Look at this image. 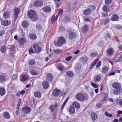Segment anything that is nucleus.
I'll list each match as a JSON object with an SVG mask.
<instances>
[{
	"instance_id": "obj_1",
	"label": "nucleus",
	"mask_w": 122,
	"mask_h": 122,
	"mask_svg": "<svg viewBox=\"0 0 122 122\" xmlns=\"http://www.w3.org/2000/svg\"><path fill=\"white\" fill-rule=\"evenodd\" d=\"M112 86L114 88L113 91V92L114 94L117 95L119 94L122 92L121 85L120 83L118 82L114 83H113Z\"/></svg>"
},
{
	"instance_id": "obj_2",
	"label": "nucleus",
	"mask_w": 122,
	"mask_h": 122,
	"mask_svg": "<svg viewBox=\"0 0 122 122\" xmlns=\"http://www.w3.org/2000/svg\"><path fill=\"white\" fill-rule=\"evenodd\" d=\"M28 17L33 20L35 21L37 20L38 16L37 14L35 11L33 10H30L28 11L27 13Z\"/></svg>"
},
{
	"instance_id": "obj_3",
	"label": "nucleus",
	"mask_w": 122,
	"mask_h": 122,
	"mask_svg": "<svg viewBox=\"0 0 122 122\" xmlns=\"http://www.w3.org/2000/svg\"><path fill=\"white\" fill-rule=\"evenodd\" d=\"M76 98L78 101L83 102L86 98V95L83 93H78L75 96Z\"/></svg>"
},
{
	"instance_id": "obj_4",
	"label": "nucleus",
	"mask_w": 122,
	"mask_h": 122,
	"mask_svg": "<svg viewBox=\"0 0 122 122\" xmlns=\"http://www.w3.org/2000/svg\"><path fill=\"white\" fill-rule=\"evenodd\" d=\"M66 42L65 39L63 36L60 37L57 42H55V45L56 46H62Z\"/></svg>"
},
{
	"instance_id": "obj_5",
	"label": "nucleus",
	"mask_w": 122,
	"mask_h": 122,
	"mask_svg": "<svg viewBox=\"0 0 122 122\" xmlns=\"http://www.w3.org/2000/svg\"><path fill=\"white\" fill-rule=\"evenodd\" d=\"M77 34L75 32L70 31L69 33V38L70 40H72L76 37Z\"/></svg>"
},
{
	"instance_id": "obj_6",
	"label": "nucleus",
	"mask_w": 122,
	"mask_h": 122,
	"mask_svg": "<svg viewBox=\"0 0 122 122\" xmlns=\"http://www.w3.org/2000/svg\"><path fill=\"white\" fill-rule=\"evenodd\" d=\"M43 4L42 1L38 0L35 1L33 3L34 6L36 7H41L43 5Z\"/></svg>"
},
{
	"instance_id": "obj_7",
	"label": "nucleus",
	"mask_w": 122,
	"mask_h": 122,
	"mask_svg": "<svg viewBox=\"0 0 122 122\" xmlns=\"http://www.w3.org/2000/svg\"><path fill=\"white\" fill-rule=\"evenodd\" d=\"M61 93V91L57 89H54L52 92V94L53 95L56 97L58 96Z\"/></svg>"
},
{
	"instance_id": "obj_8",
	"label": "nucleus",
	"mask_w": 122,
	"mask_h": 122,
	"mask_svg": "<svg viewBox=\"0 0 122 122\" xmlns=\"http://www.w3.org/2000/svg\"><path fill=\"white\" fill-rule=\"evenodd\" d=\"M33 47L34 49V50L36 53H39L41 50V48L38 45L36 44L34 45L33 46Z\"/></svg>"
},
{
	"instance_id": "obj_9",
	"label": "nucleus",
	"mask_w": 122,
	"mask_h": 122,
	"mask_svg": "<svg viewBox=\"0 0 122 122\" xmlns=\"http://www.w3.org/2000/svg\"><path fill=\"white\" fill-rule=\"evenodd\" d=\"M68 110L70 113L71 114H74L75 111V109L74 106H71L68 108Z\"/></svg>"
},
{
	"instance_id": "obj_10",
	"label": "nucleus",
	"mask_w": 122,
	"mask_h": 122,
	"mask_svg": "<svg viewBox=\"0 0 122 122\" xmlns=\"http://www.w3.org/2000/svg\"><path fill=\"white\" fill-rule=\"evenodd\" d=\"M80 61L82 62L85 63L88 60V58L87 56H83L80 58Z\"/></svg>"
},
{
	"instance_id": "obj_11",
	"label": "nucleus",
	"mask_w": 122,
	"mask_h": 122,
	"mask_svg": "<svg viewBox=\"0 0 122 122\" xmlns=\"http://www.w3.org/2000/svg\"><path fill=\"white\" fill-rule=\"evenodd\" d=\"M46 80L49 81H51L53 80V76L50 73H48L47 75Z\"/></svg>"
},
{
	"instance_id": "obj_12",
	"label": "nucleus",
	"mask_w": 122,
	"mask_h": 122,
	"mask_svg": "<svg viewBox=\"0 0 122 122\" xmlns=\"http://www.w3.org/2000/svg\"><path fill=\"white\" fill-rule=\"evenodd\" d=\"M113 52V51L111 48H110L107 50L106 53L108 56H110L112 55Z\"/></svg>"
},
{
	"instance_id": "obj_13",
	"label": "nucleus",
	"mask_w": 122,
	"mask_h": 122,
	"mask_svg": "<svg viewBox=\"0 0 122 122\" xmlns=\"http://www.w3.org/2000/svg\"><path fill=\"white\" fill-rule=\"evenodd\" d=\"M22 111L25 113H28L31 111V109L28 107H25L22 108Z\"/></svg>"
},
{
	"instance_id": "obj_14",
	"label": "nucleus",
	"mask_w": 122,
	"mask_h": 122,
	"mask_svg": "<svg viewBox=\"0 0 122 122\" xmlns=\"http://www.w3.org/2000/svg\"><path fill=\"white\" fill-rule=\"evenodd\" d=\"M20 9L18 8H15L14 9V17L15 20L17 19L18 14L19 13Z\"/></svg>"
},
{
	"instance_id": "obj_15",
	"label": "nucleus",
	"mask_w": 122,
	"mask_h": 122,
	"mask_svg": "<svg viewBox=\"0 0 122 122\" xmlns=\"http://www.w3.org/2000/svg\"><path fill=\"white\" fill-rule=\"evenodd\" d=\"M42 85L43 88L45 89L48 88L49 86V83L47 81H45L42 83Z\"/></svg>"
},
{
	"instance_id": "obj_16",
	"label": "nucleus",
	"mask_w": 122,
	"mask_h": 122,
	"mask_svg": "<svg viewBox=\"0 0 122 122\" xmlns=\"http://www.w3.org/2000/svg\"><path fill=\"white\" fill-rule=\"evenodd\" d=\"M42 10L45 12H49L51 11V8L50 7L45 6L42 8Z\"/></svg>"
},
{
	"instance_id": "obj_17",
	"label": "nucleus",
	"mask_w": 122,
	"mask_h": 122,
	"mask_svg": "<svg viewBox=\"0 0 122 122\" xmlns=\"http://www.w3.org/2000/svg\"><path fill=\"white\" fill-rule=\"evenodd\" d=\"M11 23V22L9 20H3L2 22V24L5 26L8 25L10 24Z\"/></svg>"
},
{
	"instance_id": "obj_18",
	"label": "nucleus",
	"mask_w": 122,
	"mask_h": 122,
	"mask_svg": "<svg viewBox=\"0 0 122 122\" xmlns=\"http://www.w3.org/2000/svg\"><path fill=\"white\" fill-rule=\"evenodd\" d=\"M7 48L9 50V51L11 52H14L15 47L14 46L9 45L8 46Z\"/></svg>"
},
{
	"instance_id": "obj_19",
	"label": "nucleus",
	"mask_w": 122,
	"mask_h": 122,
	"mask_svg": "<svg viewBox=\"0 0 122 122\" xmlns=\"http://www.w3.org/2000/svg\"><path fill=\"white\" fill-rule=\"evenodd\" d=\"M57 104L56 102L55 105H51L50 106V109L52 112H53L55 110L57 107Z\"/></svg>"
},
{
	"instance_id": "obj_20",
	"label": "nucleus",
	"mask_w": 122,
	"mask_h": 122,
	"mask_svg": "<svg viewBox=\"0 0 122 122\" xmlns=\"http://www.w3.org/2000/svg\"><path fill=\"white\" fill-rule=\"evenodd\" d=\"M73 106H74L76 108H80V106L79 103L78 102L76 101H75L72 104Z\"/></svg>"
},
{
	"instance_id": "obj_21",
	"label": "nucleus",
	"mask_w": 122,
	"mask_h": 122,
	"mask_svg": "<svg viewBox=\"0 0 122 122\" xmlns=\"http://www.w3.org/2000/svg\"><path fill=\"white\" fill-rule=\"evenodd\" d=\"M88 26L86 25H85L83 27L81 28V30L83 33L86 32L88 30Z\"/></svg>"
},
{
	"instance_id": "obj_22",
	"label": "nucleus",
	"mask_w": 122,
	"mask_h": 122,
	"mask_svg": "<svg viewBox=\"0 0 122 122\" xmlns=\"http://www.w3.org/2000/svg\"><path fill=\"white\" fill-rule=\"evenodd\" d=\"M91 12V10L89 9H87L84 10L83 11V14L85 15H89Z\"/></svg>"
},
{
	"instance_id": "obj_23",
	"label": "nucleus",
	"mask_w": 122,
	"mask_h": 122,
	"mask_svg": "<svg viewBox=\"0 0 122 122\" xmlns=\"http://www.w3.org/2000/svg\"><path fill=\"white\" fill-rule=\"evenodd\" d=\"M92 118L93 121H95L98 117V116L97 114L95 113H92L91 114Z\"/></svg>"
},
{
	"instance_id": "obj_24",
	"label": "nucleus",
	"mask_w": 122,
	"mask_h": 122,
	"mask_svg": "<svg viewBox=\"0 0 122 122\" xmlns=\"http://www.w3.org/2000/svg\"><path fill=\"white\" fill-rule=\"evenodd\" d=\"M22 25L24 28H26L28 26V23L27 21L25 20L22 22Z\"/></svg>"
},
{
	"instance_id": "obj_25",
	"label": "nucleus",
	"mask_w": 122,
	"mask_h": 122,
	"mask_svg": "<svg viewBox=\"0 0 122 122\" xmlns=\"http://www.w3.org/2000/svg\"><path fill=\"white\" fill-rule=\"evenodd\" d=\"M3 116L6 119H9L10 118V115L8 112H5L4 113Z\"/></svg>"
},
{
	"instance_id": "obj_26",
	"label": "nucleus",
	"mask_w": 122,
	"mask_h": 122,
	"mask_svg": "<svg viewBox=\"0 0 122 122\" xmlns=\"http://www.w3.org/2000/svg\"><path fill=\"white\" fill-rule=\"evenodd\" d=\"M3 15L5 19H7L10 17V14L8 12L6 11L3 13Z\"/></svg>"
},
{
	"instance_id": "obj_27",
	"label": "nucleus",
	"mask_w": 122,
	"mask_h": 122,
	"mask_svg": "<svg viewBox=\"0 0 122 122\" xmlns=\"http://www.w3.org/2000/svg\"><path fill=\"white\" fill-rule=\"evenodd\" d=\"M103 103V101H101L99 103H97L96 105V106L97 108H100L102 105Z\"/></svg>"
},
{
	"instance_id": "obj_28",
	"label": "nucleus",
	"mask_w": 122,
	"mask_h": 122,
	"mask_svg": "<svg viewBox=\"0 0 122 122\" xmlns=\"http://www.w3.org/2000/svg\"><path fill=\"white\" fill-rule=\"evenodd\" d=\"M118 17L117 15L115 14L113 15L112 16L111 20L112 21H115L118 19Z\"/></svg>"
},
{
	"instance_id": "obj_29",
	"label": "nucleus",
	"mask_w": 122,
	"mask_h": 122,
	"mask_svg": "<svg viewBox=\"0 0 122 122\" xmlns=\"http://www.w3.org/2000/svg\"><path fill=\"white\" fill-rule=\"evenodd\" d=\"M5 89L3 88H0V94L1 96H3L5 95Z\"/></svg>"
},
{
	"instance_id": "obj_30",
	"label": "nucleus",
	"mask_w": 122,
	"mask_h": 122,
	"mask_svg": "<svg viewBox=\"0 0 122 122\" xmlns=\"http://www.w3.org/2000/svg\"><path fill=\"white\" fill-rule=\"evenodd\" d=\"M34 96L36 97L40 98L41 97V92H36L34 93Z\"/></svg>"
},
{
	"instance_id": "obj_31",
	"label": "nucleus",
	"mask_w": 122,
	"mask_h": 122,
	"mask_svg": "<svg viewBox=\"0 0 122 122\" xmlns=\"http://www.w3.org/2000/svg\"><path fill=\"white\" fill-rule=\"evenodd\" d=\"M94 79L95 82H97L100 81L101 79V77L99 75L95 76L94 77Z\"/></svg>"
},
{
	"instance_id": "obj_32",
	"label": "nucleus",
	"mask_w": 122,
	"mask_h": 122,
	"mask_svg": "<svg viewBox=\"0 0 122 122\" xmlns=\"http://www.w3.org/2000/svg\"><path fill=\"white\" fill-rule=\"evenodd\" d=\"M28 79V77L25 75H22L21 79H20L21 81H24Z\"/></svg>"
},
{
	"instance_id": "obj_33",
	"label": "nucleus",
	"mask_w": 122,
	"mask_h": 122,
	"mask_svg": "<svg viewBox=\"0 0 122 122\" xmlns=\"http://www.w3.org/2000/svg\"><path fill=\"white\" fill-rule=\"evenodd\" d=\"M6 50V46L4 45H3L2 46L0 49V51L2 53H5Z\"/></svg>"
},
{
	"instance_id": "obj_34",
	"label": "nucleus",
	"mask_w": 122,
	"mask_h": 122,
	"mask_svg": "<svg viewBox=\"0 0 122 122\" xmlns=\"http://www.w3.org/2000/svg\"><path fill=\"white\" fill-rule=\"evenodd\" d=\"M108 71V68L107 66L103 67L102 69V72L103 73H105Z\"/></svg>"
},
{
	"instance_id": "obj_35",
	"label": "nucleus",
	"mask_w": 122,
	"mask_h": 122,
	"mask_svg": "<svg viewBox=\"0 0 122 122\" xmlns=\"http://www.w3.org/2000/svg\"><path fill=\"white\" fill-rule=\"evenodd\" d=\"M19 41L20 44L23 45L26 42V40L24 38H22L19 40Z\"/></svg>"
},
{
	"instance_id": "obj_36",
	"label": "nucleus",
	"mask_w": 122,
	"mask_h": 122,
	"mask_svg": "<svg viewBox=\"0 0 122 122\" xmlns=\"http://www.w3.org/2000/svg\"><path fill=\"white\" fill-rule=\"evenodd\" d=\"M29 63L30 65L33 66L35 64V60L33 59H31L29 61Z\"/></svg>"
},
{
	"instance_id": "obj_37",
	"label": "nucleus",
	"mask_w": 122,
	"mask_h": 122,
	"mask_svg": "<svg viewBox=\"0 0 122 122\" xmlns=\"http://www.w3.org/2000/svg\"><path fill=\"white\" fill-rule=\"evenodd\" d=\"M102 10L104 11L105 12H107L110 11V10L107 6L106 5L103 6Z\"/></svg>"
},
{
	"instance_id": "obj_38",
	"label": "nucleus",
	"mask_w": 122,
	"mask_h": 122,
	"mask_svg": "<svg viewBox=\"0 0 122 122\" xmlns=\"http://www.w3.org/2000/svg\"><path fill=\"white\" fill-rule=\"evenodd\" d=\"M73 72L71 71H69L66 72L67 75L69 77H72L73 76Z\"/></svg>"
},
{
	"instance_id": "obj_39",
	"label": "nucleus",
	"mask_w": 122,
	"mask_h": 122,
	"mask_svg": "<svg viewBox=\"0 0 122 122\" xmlns=\"http://www.w3.org/2000/svg\"><path fill=\"white\" fill-rule=\"evenodd\" d=\"M30 37L31 39H36V35L33 34H31L30 35Z\"/></svg>"
},
{
	"instance_id": "obj_40",
	"label": "nucleus",
	"mask_w": 122,
	"mask_h": 122,
	"mask_svg": "<svg viewBox=\"0 0 122 122\" xmlns=\"http://www.w3.org/2000/svg\"><path fill=\"white\" fill-rule=\"evenodd\" d=\"M29 53L30 55H32L35 53V50H34L32 48H30L29 50Z\"/></svg>"
},
{
	"instance_id": "obj_41",
	"label": "nucleus",
	"mask_w": 122,
	"mask_h": 122,
	"mask_svg": "<svg viewBox=\"0 0 122 122\" xmlns=\"http://www.w3.org/2000/svg\"><path fill=\"white\" fill-rule=\"evenodd\" d=\"M105 115L107 116L110 117H112V114H110L107 111L105 112Z\"/></svg>"
},
{
	"instance_id": "obj_42",
	"label": "nucleus",
	"mask_w": 122,
	"mask_h": 122,
	"mask_svg": "<svg viewBox=\"0 0 122 122\" xmlns=\"http://www.w3.org/2000/svg\"><path fill=\"white\" fill-rule=\"evenodd\" d=\"M97 62V61H94L92 62L90 67V68L91 67L92 68L94 66H95Z\"/></svg>"
},
{
	"instance_id": "obj_43",
	"label": "nucleus",
	"mask_w": 122,
	"mask_h": 122,
	"mask_svg": "<svg viewBox=\"0 0 122 122\" xmlns=\"http://www.w3.org/2000/svg\"><path fill=\"white\" fill-rule=\"evenodd\" d=\"M36 28L38 30H41L42 28V26L40 24H38L36 25Z\"/></svg>"
},
{
	"instance_id": "obj_44",
	"label": "nucleus",
	"mask_w": 122,
	"mask_h": 122,
	"mask_svg": "<svg viewBox=\"0 0 122 122\" xmlns=\"http://www.w3.org/2000/svg\"><path fill=\"white\" fill-rule=\"evenodd\" d=\"M56 20L55 18V16L54 15H53L51 20V21L52 23H54Z\"/></svg>"
},
{
	"instance_id": "obj_45",
	"label": "nucleus",
	"mask_w": 122,
	"mask_h": 122,
	"mask_svg": "<svg viewBox=\"0 0 122 122\" xmlns=\"http://www.w3.org/2000/svg\"><path fill=\"white\" fill-rule=\"evenodd\" d=\"M0 79L2 81H4L5 79V76L3 75H0Z\"/></svg>"
},
{
	"instance_id": "obj_46",
	"label": "nucleus",
	"mask_w": 122,
	"mask_h": 122,
	"mask_svg": "<svg viewBox=\"0 0 122 122\" xmlns=\"http://www.w3.org/2000/svg\"><path fill=\"white\" fill-rule=\"evenodd\" d=\"M112 0H105V3L107 5H109L111 2Z\"/></svg>"
},
{
	"instance_id": "obj_47",
	"label": "nucleus",
	"mask_w": 122,
	"mask_h": 122,
	"mask_svg": "<svg viewBox=\"0 0 122 122\" xmlns=\"http://www.w3.org/2000/svg\"><path fill=\"white\" fill-rule=\"evenodd\" d=\"M109 21V19L107 18L102 23L104 25H105L107 24Z\"/></svg>"
},
{
	"instance_id": "obj_48",
	"label": "nucleus",
	"mask_w": 122,
	"mask_h": 122,
	"mask_svg": "<svg viewBox=\"0 0 122 122\" xmlns=\"http://www.w3.org/2000/svg\"><path fill=\"white\" fill-rule=\"evenodd\" d=\"M91 84L93 87L95 88H97L98 87V86L97 85L92 83V82H91Z\"/></svg>"
},
{
	"instance_id": "obj_49",
	"label": "nucleus",
	"mask_w": 122,
	"mask_h": 122,
	"mask_svg": "<svg viewBox=\"0 0 122 122\" xmlns=\"http://www.w3.org/2000/svg\"><path fill=\"white\" fill-rule=\"evenodd\" d=\"M111 35L109 34H107L105 36V38L107 39H110L111 38Z\"/></svg>"
},
{
	"instance_id": "obj_50",
	"label": "nucleus",
	"mask_w": 122,
	"mask_h": 122,
	"mask_svg": "<svg viewBox=\"0 0 122 122\" xmlns=\"http://www.w3.org/2000/svg\"><path fill=\"white\" fill-rule=\"evenodd\" d=\"M88 7L90 9L93 10H95L96 9L95 6L93 5H90Z\"/></svg>"
},
{
	"instance_id": "obj_51",
	"label": "nucleus",
	"mask_w": 122,
	"mask_h": 122,
	"mask_svg": "<svg viewBox=\"0 0 122 122\" xmlns=\"http://www.w3.org/2000/svg\"><path fill=\"white\" fill-rule=\"evenodd\" d=\"M5 33V31L4 30L0 31V36H3Z\"/></svg>"
},
{
	"instance_id": "obj_52",
	"label": "nucleus",
	"mask_w": 122,
	"mask_h": 122,
	"mask_svg": "<svg viewBox=\"0 0 122 122\" xmlns=\"http://www.w3.org/2000/svg\"><path fill=\"white\" fill-rule=\"evenodd\" d=\"M33 75H36L37 74V72L34 71H32L30 72Z\"/></svg>"
},
{
	"instance_id": "obj_53",
	"label": "nucleus",
	"mask_w": 122,
	"mask_h": 122,
	"mask_svg": "<svg viewBox=\"0 0 122 122\" xmlns=\"http://www.w3.org/2000/svg\"><path fill=\"white\" fill-rule=\"evenodd\" d=\"M17 74H14L13 75L12 77V78L13 80L16 79L17 78Z\"/></svg>"
},
{
	"instance_id": "obj_54",
	"label": "nucleus",
	"mask_w": 122,
	"mask_h": 122,
	"mask_svg": "<svg viewBox=\"0 0 122 122\" xmlns=\"http://www.w3.org/2000/svg\"><path fill=\"white\" fill-rule=\"evenodd\" d=\"M57 69L61 71H62L64 69L63 67L62 66H59L57 67Z\"/></svg>"
},
{
	"instance_id": "obj_55",
	"label": "nucleus",
	"mask_w": 122,
	"mask_h": 122,
	"mask_svg": "<svg viewBox=\"0 0 122 122\" xmlns=\"http://www.w3.org/2000/svg\"><path fill=\"white\" fill-rule=\"evenodd\" d=\"M71 56H68L66 58L65 60L67 61H69L71 59Z\"/></svg>"
},
{
	"instance_id": "obj_56",
	"label": "nucleus",
	"mask_w": 122,
	"mask_h": 122,
	"mask_svg": "<svg viewBox=\"0 0 122 122\" xmlns=\"http://www.w3.org/2000/svg\"><path fill=\"white\" fill-rule=\"evenodd\" d=\"M63 12V10L62 9H60L58 13V15H61Z\"/></svg>"
},
{
	"instance_id": "obj_57",
	"label": "nucleus",
	"mask_w": 122,
	"mask_h": 122,
	"mask_svg": "<svg viewBox=\"0 0 122 122\" xmlns=\"http://www.w3.org/2000/svg\"><path fill=\"white\" fill-rule=\"evenodd\" d=\"M53 51L55 53H59L61 52V50H53Z\"/></svg>"
},
{
	"instance_id": "obj_58",
	"label": "nucleus",
	"mask_w": 122,
	"mask_h": 122,
	"mask_svg": "<svg viewBox=\"0 0 122 122\" xmlns=\"http://www.w3.org/2000/svg\"><path fill=\"white\" fill-rule=\"evenodd\" d=\"M97 54V53H96L95 52H92V53H91V57H94L96 56Z\"/></svg>"
},
{
	"instance_id": "obj_59",
	"label": "nucleus",
	"mask_w": 122,
	"mask_h": 122,
	"mask_svg": "<svg viewBox=\"0 0 122 122\" xmlns=\"http://www.w3.org/2000/svg\"><path fill=\"white\" fill-rule=\"evenodd\" d=\"M116 28L117 30H120L121 29L122 27L121 25H119L116 26Z\"/></svg>"
},
{
	"instance_id": "obj_60",
	"label": "nucleus",
	"mask_w": 122,
	"mask_h": 122,
	"mask_svg": "<svg viewBox=\"0 0 122 122\" xmlns=\"http://www.w3.org/2000/svg\"><path fill=\"white\" fill-rule=\"evenodd\" d=\"M101 64V61H99L98 63L96 65V67H97V68L100 66Z\"/></svg>"
},
{
	"instance_id": "obj_61",
	"label": "nucleus",
	"mask_w": 122,
	"mask_h": 122,
	"mask_svg": "<svg viewBox=\"0 0 122 122\" xmlns=\"http://www.w3.org/2000/svg\"><path fill=\"white\" fill-rule=\"evenodd\" d=\"M108 14L107 13H103L102 14V16L104 17H106L108 15Z\"/></svg>"
},
{
	"instance_id": "obj_62",
	"label": "nucleus",
	"mask_w": 122,
	"mask_h": 122,
	"mask_svg": "<svg viewBox=\"0 0 122 122\" xmlns=\"http://www.w3.org/2000/svg\"><path fill=\"white\" fill-rule=\"evenodd\" d=\"M84 20L85 21H86L87 22H89L90 21V19L89 18H84Z\"/></svg>"
},
{
	"instance_id": "obj_63",
	"label": "nucleus",
	"mask_w": 122,
	"mask_h": 122,
	"mask_svg": "<svg viewBox=\"0 0 122 122\" xmlns=\"http://www.w3.org/2000/svg\"><path fill=\"white\" fill-rule=\"evenodd\" d=\"M65 105V104L63 103L62 104L61 107V110H62L63 109Z\"/></svg>"
},
{
	"instance_id": "obj_64",
	"label": "nucleus",
	"mask_w": 122,
	"mask_h": 122,
	"mask_svg": "<svg viewBox=\"0 0 122 122\" xmlns=\"http://www.w3.org/2000/svg\"><path fill=\"white\" fill-rule=\"evenodd\" d=\"M80 52V51L79 50H77L74 52V54H77Z\"/></svg>"
}]
</instances>
